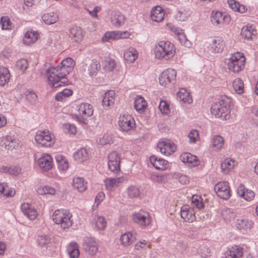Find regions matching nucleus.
<instances>
[{"label": "nucleus", "instance_id": "51", "mask_svg": "<svg viewBox=\"0 0 258 258\" xmlns=\"http://www.w3.org/2000/svg\"><path fill=\"white\" fill-rule=\"evenodd\" d=\"M124 57L130 62H134L138 57L137 51L133 48H132L131 50L124 52Z\"/></svg>", "mask_w": 258, "mask_h": 258}, {"label": "nucleus", "instance_id": "5", "mask_svg": "<svg viewBox=\"0 0 258 258\" xmlns=\"http://www.w3.org/2000/svg\"><path fill=\"white\" fill-rule=\"evenodd\" d=\"M245 57L239 53L232 55L227 62L228 69L234 73L241 71L244 67Z\"/></svg>", "mask_w": 258, "mask_h": 258}, {"label": "nucleus", "instance_id": "33", "mask_svg": "<svg viewBox=\"0 0 258 258\" xmlns=\"http://www.w3.org/2000/svg\"><path fill=\"white\" fill-rule=\"evenodd\" d=\"M177 97L184 103H190L192 98L189 92L184 88H181L176 94Z\"/></svg>", "mask_w": 258, "mask_h": 258}, {"label": "nucleus", "instance_id": "50", "mask_svg": "<svg viewBox=\"0 0 258 258\" xmlns=\"http://www.w3.org/2000/svg\"><path fill=\"white\" fill-rule=\"evenodd\" d=\"M127 194L130 198H134L138 197L141 194V191L137 186L132 185L127 188Z\"/></svg>", "mask_w": 258, "mask_h": 258}, {"label": "nucleus", "instance_id": "57", "mask_svg": "<svg viewBox=\"0 0 258 258\" xmlns=\"http://www.w3.org/2000/svg\"><path fill=\"white\" fill-rule=\"evenodd\" d=\"M28 67V62L26 59H21L17 61L16 68L22 71H25Z\"/></svg>", "mask_w": 258, "mask_h": 258}, {"label": "nucleus", "instance_id": "30", "mask_svg": "<svg viewBox=\"0 0 258 258\" xmlns=\"http://www.w3.org/2000/svg\"><path fill=\"white\" fill-rule=\"evenodd\" d=\"M253 225V222L247 219H237L236 222V226L238 229H250Z\"/></svg>", "mask_w": 258, "mask_h": 258}, {"label": "nucleus", "instance_id": "48", "mask_svg": "<svg viewBox=\"0 0 258 258\" xmlns=\"http://www.w3.org/2000/svg\"><path fill=\"white\" fill-rule=\"evenodd\" d=\"M223 138L218 135L215 136L212 140V145L215 150H220L224 144Z\"/></svg>", "mask_w": 258, "mask_h": 258}, {"label": "nucleus", "instance_id": "34", "mask_svg": "<svg viewBox=\"0 0 258 258\" xmlns=\"http://www.w3.org/2000/svg\"><path fill=\"white\" fill-rule=\"evenodd\" d=\"M15 143L10 136L3 137L0 140L1 145L8 150H10L12 148H15Z\"/></svg>", "mask_w": 258, "mask_h": 258}, {"label": "nucleus", "instance_id": "14", "mask_svg": "<svg viewBox=\"0 0 258 258\" xmlns=\"http://www.w3.org/2000/svg\"><path fill=\"white\" fill-rule=\"evenodd\" d=\"M225 46L223 39L219 37H215L210 44V50L214 53L221 52Z\"/></svg>", "mask_w": 258, "mask_h": 258}, {"label": "nucleus", "instance_id": "39", "mask_svg": "<svg viewBox=\"0 0 258 258\" xmlns=\"http://www.w3.org/2000/svg\"><path fill=\"white\" fill-rule=\"evenodd\" d=\"M93 225L98 230H103L106 226L107 222L102 216H96L93 220Z\"/></svg>", "mask_w": 258, "mask_h": 258}, {"label": "nucleus", "instance_id": "15", "mask_svg": "<svg viewBox=\"0 0 258 258\" xmlns=\"http://www.w3.org/2000/svg\"><path fill=\"white\" fill-rule=\"evenodd\" d=\"M181 217L185 222H192L195 219V213L193 208L188 206H183L180 210Z\"/></svg>", "mask_w": 258, "mask_h": 258}, {"label": "nucleus", "instance_id": "35", "mask_svg": "<svg viewBox=\"0 0 258 258\" xmlns=\"http://www.w3.org/2000/svg\"><path fill=\"white\" fill-rule=\"evenodd\" d=\"M101 69L100 61L96 59L92 61L88 68V72L90 76L96 75Z\"/></svg>", "mask_w": 258, "mask_h": 258}, {"label": "nucleus", "instance_id": "36", "mask_svg": "<svg viewBox=\"0 0 258 258\" xmlns=\"http://www.w3.org/2000/svg\"><path fill=\"white\" fill-rule=\"evenodd\" d=\"M228 4L229 7L234 11L243 13L247 10L245 6L240 5L235 0H228Z\"/></svg>", "mask_w": 258, "mask_h": 258}, {"label": "nucleus", "instance_id": "6", "mask_svg": "<svg viewBox=\"0 0 258 258\" xmlns=\"http://www.w3.org/2000/svg\"><path fill=\"white\" fill-rule=\"evenodd\" d=\"M176 71L172 69L164 70L159 77L160 84L164 87H169L176 83Z\"/></svg>", "mask_w": 258, "mask_h": 258}, {"label": "nucleus", "instance_id": "61", "mask_svg": "<svg viewBox=\"0 0 258 258\" xmlns=\"http://www.w3.org/2000/svg\"><path fill=\"white\" fill-rule=\"evenodd\" d=\"M199 251L201 254V256L205 258L207 256H209L210 255L211 252L210 249L207 246L205 245L200 246Z\"/></svg>", "mask_w": 258, "mask_h": 258}, {"label": "nucleus", "instance_id": "32", "mask_svg": "<svg viewBox=\"0 0 258 258\" xmlns=\"http://www.w3.org/2000/svg\"><path fill=\"white\" fill-rule=\"evenodd\" d=\"M39 34L34 31H28L25 35L23 40L24 44L29 45L36 41L38 39Z\"/></svg>", "mask_w": 258, "mask_h": 258}, {"label": "nucleus", "instance_id": "18", "mask_svg": "<svg viewBox=\"0 0 258 258\" xmlns=\"http://www.w3.org/2000/svg\"><path fill=\"white\" fill-rule=\"evenodd\" d=\"M238 195L247 201H251L254 197L255 194L251 190L246 189L245 187L240 184L237 190Z\"/></svg>", "mask_w": 258, "mask_h": 258}, {"label": "nucleus", "instance_id": "62", "mask_svg": "<svg viewBox=\"0 0 258 258\" xmlns=\"http://www.w3.org/2000/svg\"><path fill=\"white\" fill-rule=\"evenodd\" d=\"M60 64H62V66H65L68 68L71 67L73 69L75 65V62L72 58L68 57L63 59L61 61Z\"/></svg>", "mask_w": 258, "mask_h": 258}, {"label": "nucleus", "instance_id": "40", "mask_svg": "<svg viewBox=\"0 0 258 258\" xmlns=\"http://www.w3.org/2000/svg\"><path fill=\"white\" fill-rule=\"evenodd\" d=\"M135 239V237L131 232H127L122 234L120 238L121 244L124 246L130 245L134 241Z\"/></svg>", "mask_w": 258, "mask_h": 258}, {"label": "nucleus", "instance_id": "49", "mask_svg": "<svg viewBox=\"0 0 258 258\" xmlns=\"http://www.w3.org/2000/svg\"><path fill=\"white\" fill-rule=\"evenodd\" d=\"M146 106V102L144 98L142 96H138L134 101V107L135 109L140 111Z\"/></svg>", "mask_w": 258, "mask_h": 258}, {"label": "nucleus", "instance_id": "25", "mask_svg": "<svg viewBox=\"0 0 258 258\" xmlns=\"http://www.w3.org/2000/svg\"><path fill=\"white\" fill-rule=\"evenodd\" d=\"M70 37L75 42H79L83 38V33L81 28L75 26L70 29Z\"/></svg>", "mask_w": 258, "mask_h": 258}, {"label": "nucleus", "instance_id": "43", "mask_svg": "<svg viewBox=\"0 0 258 258\" xmlns=\"http://www.w3.org/2000/svg\"><path fill=\"white\" fill-rule=\"evenodd\" d=\"M221 215L226 221H230L236 215L234 210L231 208H225L222 210Z\"/></svg>", "mask_w": 258, "mask_h": 258}, {"label": "nucleus", "instance_id": "59", "mask_svg": "<svg viewBox=\"0 0 258 258\" xmlns=\"http://www.w3.org/2000/svg\"><path fill=\"white\" fill-rule=\"evenodd\" d=\"M113 143V139L111 136L105 134L103 137L100 140V143L102 145H106L111 144Z\"/></svg>", "mask_w": 258, "mask_h": 258}, {"label": "nucleus", "instance_id": "24", "mask_svg": "<svg viewBox=\"0 0 258 258\" xmlns=\"http://www.w3.org/2000/svg\"><path fill=\"white\" fill-rule=\"evenodd\" d=\"M164 16V12L160 6H157L151 10V18L153 21L161 22L163 20Z\"/></svg>", "mask_w": 258, "mask_h": 258}, {"label": "nucleus", "instance_id": "47", "mask_svg": "<svg viewBox=\"0 0 258 258\" xmlns=\"http://www.w3.org/2000/svg\"><path fill=\"white\" fill-rule=\"evenodd\" d=\"M233 87L236 93L238 94L243 93L244 85L242 80L240 78L235 79L233 82Z\"/></svg>", "mask_w": 258, "mask_h": 258}, {"label": "nucleus", "instance_id": "60", "mask_svg": "<svg viewBox=\"0 0 258 258\" xmlns=\"http://www.w3.org/2000/svg\"><path fill=\"white\" fill-rule=\"evenodd\" d=\"M27 99L31 103H34L35 102L37 98V95L33 91H27L25 92Z\"/></svg>", "mask_w": 258, "mask_h": 258}, {"label": "nucleus", "instance_id": "26", "mask_svg": "<svg viewBox=\"0 0 258 258\" xmlns=\"http://www.w3.org/2000/svg\"><path fill=\"white\" fill-rule=\"evenodd\" d=\"M180 159L183 163H191L193 166L199 164L197 157L189 153H182L180 156Z\"/></svg>", "mask_w": 258, "mask_h": 258}, {"label": "nucleus", "instance_id": "9", "mask_svg": "<svg viewBox=\"0 0 258 258\" xmlns=\"http://www.w3.org/2000/svg\"><path fill=\"white\" fill-rule=\"evenodd\" d=\"M214 190L218 196L224 200H228L230 197V187L227 181L220 182L214 186Z\"/></svg>", "mask_w": 258, "mask_h": 258}, {"label": "nucleus", "instance_id": "54", "mask_svg": "<svg viewBox=\"0 0 258 258\" xmlns=\"http://www.w3.org/2000/svg\"><path fill=\"white\" fill-rule=\"evenodd\" d=\"M0 23L3 29L9 30L11 28V22L8 17L6 16L2 17Z\"/></svg>", "mask_w": 258, "mask_h": 258}, {"label": "nucleus", "instance_id": "56", "mask_svg": "<svg viewBox=\"0 0 258 258\" xmlns=\"http://www.w3.org/2000/svg\"><path fill=\"white\" fill-rule=\"evenodd\" d=\"M177 37L182 45L186 47H190L191 46V43L189 40L187 39L183 32L180 33Z\"/></svg>", "mask_w": 258, "mask_h": 258}, {"label": "nucleus", "instance_id": "21", "mask_svg": "<svg viewBox=\"0 0 258 258\" xmlns=\"http://www.w3.org/2000/svg\"><path fill=\"white\" fill-rule=\"evenodd\" d=\"M38 164L41 168L48 170L52 167V158L49 155H46L38 159Z\"/></svg>", "mask_w": 258, "mask_h": 258}, {"label": "nucleus", "instance_id": "46", "mask_svg": "<svg viewBox=\"0 0 258 258\" xmlns=\"http://www.w3.org/2000/svg\"><path fill=\"white\" fill-rule=\"evenodd\" d=\"M57 163L58 168L61 170H67L69 167V164L64 157L62 155H58L55 157Z\"/></svg>", "mask_w": 258, "mask_h": 258}, {"label": "nucleus", "instance_id": "55", "mask_svg": "<svg viewBox=\"0 0 258 258\" xmlns=\"http://www.w3.org/2000/svg\"><path fill=\"white\" fill-rule=\"evenodd\" d=\"M108 166L111 172L117 173L120 170V161L108 162Z\"/></svg>", "mask_w": 258, "mask_h": 258}, {"label": "nucleus", "instance_id": "23", "mask_svg": "<svg viewBox=\"0 0 258 258\" xmlns=\"http://www.w3.org/2000/svg\"><path fill=\"white\" fill-rule=\"evenodd\" d=\"M111 19L112 25L118 27L124 24L125 17L120 12H114L111 16Z\"/></svg>", "mask_w": 258, "mask_h": 258}, {"label": "nucleus", "instance_id": "16", "mask_svg": "<svg viewBox=\"0 0 258 258\" xmlns=\"http://www.w3.org/2000/svg\"><path fill=\"white\" fill-rule=\"evenodd\" d=\"M127 37V33L126 31H111L107 32L105 33L102 37V41L107 42L110 40H116L119 38H124Z\"/></svg>", "mask_w": 258, "mask_h": 258}, {"label": "nucleus", "instance_id": "42", "mask_svg": "<svg viewBox=\"0 0 258 258\" xmlns=\"http://www.w3.org/2000/svg\"><path fill=\"white\" fill-rule=\"evenodd\" d=\"M234 162L231 160L226 159L221 164V168L222 172L225 174H227L230 170L232 169L234 167Z\"/></svg>", "mask_w": 258, "mask_h": 258}, {"label": "nucleus", "instance_id": "8", "mask_svg": "<svg viewBox=\"0 0 258 258\" xmlns=\"http://www.w3.org/2000/svg\"><path fill=\"white\" fill-rule=\"evenodd\" d=\"M83 249L88 254L95 255L98 249V244L94 238L86 237L83 239Z\"/></svg>", "mask_w": 258, "mask_h": 258}, {"label": "nucleus", "instance_id": "19", "mask_svg": "<svg viewBox=\"0 0 258 258\" xmlns=\"http://www.w3.org/2000/svg\"><path fill=\"white\" fill-rule=\"evenodd\" d=\"M243 249L237 245L232 246L225 253V258H241Z\"/></svg>", "mask_w": 258, "mask_h": 258}, {"label": "nucleus", "instance_id": "1", "mask_svg": "<svg viewBox=\"0 0 258 258\" xmlns=\"http://www.w3.org/2000/svg\"><path fill=\"white\" fill-rule=\"evenodd\" d=\"M71 67L58 66L56 67H51L46 70V74L49 84L53 88H58L62 84H67L68 80L65 77L72 71Z\"/></svg>", "mask_w": 258, "mask_h": 258}, {"label": "nucleus", "instance_id": "2", "mask_svg": "<svg viewBox=\"0 0 258 258\" xmlns=\"http://www.w3.org/2000/svg\"><path fill=\"white\" fill-rule=\"evenodd\" d=\"M231 99L226 96H221L217 101L214 103L211 111L216 118L227 120L230 117Z\"/></svg>", "mask_w": 258, "mask_h": 258}, {"label": "nucleus", "instance_id": "17", "mask_svg": "<svg viewBox=\"0 0 258 258\" xmlns=\"http://www.w3.org/2000/svg\"><path fill=\"white\" fill-rule=\"evenodd\" d=\"M21 210L23 214L30 220H34L37 216V211L28 203H24L21 206Z\"/></svg>", "mask_w": 258, "mask_h": 258}, {"label": "nucleus", "instance_id": "52", "mask_svg": "<svg viewBox=\"0 0 258 258\" xmlns=\"http://www.w3.org/2000/svg\"><path fill=\"white\" fill-rule=\"evenodd\" d=\"M37 241L40 246L44 247L50 243L51 239L46 235H41L38 236Z\"/></svg>", "mask_w": 258, "mask_h": 258}, {"label": "nucleus", "instance_id": "27", "mask_svg": "<svg viewBox=\"0 0 258 258\" xmlns=\"http://www.w3.org/2000/svg\"><path fill=\"white\" fill-rule=\"evenodd\" d=\"M86 184L87 182L82 177H75L73 180L74 188L77 189L79 192H83L87 189Z\"/></svg>", "mask_w": 258, "mask_h": 258}, {"label": "nucleus", "instance_id": "28", "mask_svg": "<svg viewBox=\"0 0 258 258\" xmlns=\"http://www.w3.org/2000/svg\"><path fill=\"white\" fill-rule=\"evenodd\" d=\"M11 75L8 69L0 67V86H4L8 83Z\"/></svg>", "mask_w": 258, "mask_h": 258}, {"label": "nucleus", "instance_id": "13", "mask_svg": "<svg viewBox=\"0 0 258 258\" xmlns=\"http://www.w3.org/2000/svg\"><path fill=\"white\" fill-rule=\"evenodd\" d=\"M230 20V16L223 15L219 11H213L211 16V21L215 26L222 25L224 21L228 22Z\"/></svg>", "mask_w": 258, "mask_h": 258}, {"label": "nucleus", "instance_id": "4", "mask_svg": "<svg viewBox=\"0 0 258 258\" xmlns=\"http://www.w3.org/2000/svg\"><path fill=\"white\" fill-rule=\"evenodd\" d=\"M72 214L66 209L56 210L53 213L52 219L56 224L60 225L62 229H66L72 225Z\"/></svg>", "mask_w": 258, "mask_h": 258}, {"label": "nucleus", "instance_id": "41", "mask_svg": "<svg viewBox=\"0 0 258 258\" xmlns=\"http://www.w3.org/2000/svg\"><path fill=\"white\" fill-rule=\"evenodd\" d=\"M74 157L76 160L83 161L88 158V153L86 148H82L74 154Z\"/></svg>", "mask_w": 258, "mask_h": 258}, {"label": "nucleus", "instance_id": "7", "mask_svg": "<svg viewBox=\"0 0 258 258\" xmlns=\"http://www.w3.org/2000/svg\"><path fill=\"white\" fill-rule=\"evenodd\" d=\"M54 135L49 131L44 130L38 131L35 136V140L42 146L45 147H50L54 143Z\"/></svg>", "mask_w": 258, "mask_h": 258}, {"label": "nucleus", "instance_id": "31", "mask_svg": "<svg viewBox=\"0 0 258 258\" xmlns=\"http://www.w3.org/2000/svg\"><path fill=\"white\" fill-rule=\"evenodd\" d=\"M114 94V91L111 90L105 93L102 101L103 106L108 108L109 106L113 104L114 101L113 96Z\"/></svg>", "mask_w": 258, "mask_h": 258}, {"label": "nucleus", "instance_id": "58", "mask_svg": "<svg viewBox=\"0 0 258 258\" xmlns=\"http://www.w3.org/2000/svg\"><path fill=\"white\" fill-rule=\"evenodd\" d=\"M199 132L196 130H191L188 134V137L189 138V142L195 143L199 139Z\"/></svg>", "mask_w": 258, "mask_h": 258}, {"label": "nucleus", "instance_id": "12", "mask_svg": "<svg viewBox=\"0 0 258 258\" xmlns=\"http://www.w3.org/2000/svg\"><path fill=\"white\" fill-rule=\"evenodd\" d=\"M157 147L161 153L166 156L171 155L176 150V145L168 140L160 141L157 145Z\"/></svg>", "mask_w": 258, "mask_h": 258}, {"label": "nucleus", "instance_id": "10", "mask_svg": "<svg viewBox=\"0 0 258 258\" xmlns=\"http://www.w3.org/2000/svg\"><path fill=\"white\" fill-rule=\"evenodd\" d=\"M118 125L122 131L128 132L135 126V122L131 115L123 114L119 117Z\"/></svg>", "mask_w": 258, "mask_h": 258}, {"label": "nucleus", "instance_id": "63", "mask_svg": "<svg viewBox=\"0 0 258 258\" xmlns=\"http://www.w3.org/2000/svg\"><path fill=\"white\" fill-rule=\"evenodd\" d=\"M120 161V157L116 151H113L108 156V162Z\"/></svg>", "mask_w": 258, "mask_h": 258}, {"label": "nucleus", "instance_id": "37", "mask_svg": "<svg viewBox=\"0 0 258 258\" xmlns=\"http://www.w3.org/2000/svg\"><path fill=\"white\" fill-rule=\"evenodd\" d=\"M42 19L46 24L50 25L56 23L58 20V17L57 14L51 12L45 14Z\"/></svg>", "mask_w": 258, "mask_h": 258}, {"label": "nucleus", "instance_id": "45", "mask_svg": "<svg viewBox=\"0 0 258 258\" xmlns=\"http://www.w3.org/2000/svg\"><path fill=\"white\" fill-rule=\"evenodd\" d=\"M73 91L69 89H64L62 91L57 93L55 97V100L58 101H62L65 98L71 96Z\"/></svg>", "mask_w": 258, "mask_h": 258}, {"label": "nucleus", "instance_id": "3", "mask_svg": "<svg viewBox=\"0 0 258 258\" xmlns=\"http://www.w3.org/2000/svg\"><path fill=\"white\" fill-rule=\"evenodd\" d=\"M175 52L174 45L169 41H161L155 45L154 53L159 59H169L173 57Z\"/></svg>", "mask_w": 258, "mask_h": 258}, {"label": "nucleus", "instance_id": "29", "mask_svg": "<svg viewBox=\"0 0 258 258\" xmlns=\"http://www.w3.org/2000/svg\"><path fill=\"white\" fill-rule=\"evenodd\" d=\"M124 178L118 177L116 178H107L105 180V185L107 189L109 190L114 187L117 186L120 183L123 182Z\"/></svg>", "mask_w": 258, "mask_h": 258}, {"label": "nucleus", "instance_id": "20", "mask_svg": "<svg viewBox=\"0 0 258 258\" xmlns=\"http://www.w3.org/2000/svg\"><path fill=\"white\" fill-rule=\"evenodd\" d=\"M150 159L151 164L158 170H164L167 168L168 162L165 160L158 159L155 155L151 156Z\"/></svg>", "mask_w": 258, "mask_h": 258}, {"label": "nucleus", "instance_id": "44", "mask_svg": "<svg viewBox=\"0 0 258 258\" xmlns=\"http://www.w3.org/2000/svg\"><path fill=\"white\" fill-rule=\"evenodd\" d=\"M68 253L71 258H77L79 256L80 251L76 243L72 242L68 247Z\"/></svg>", "mask_w": 258, "mask_h": 258}, {"label": "nucleus", "instance_id": "53", "mask_svg": "<svg viewBox=\"0 0 258 258\" xmlns=\"http://www.w3.org/2000/svg\"><path fill=\"white\" fill-rule=\"evenodd\" d=\"M201 200V198L197 195H194L191 198L192 203L199 209H202L204 207V205Z\"/></svg>", "mask_w": 258, "mask_h": 258}, {"label": "nucleus", "instance_id": "38", "mask_svg": "<svg viewBox=\"0 0 258 258\" xmlns=\"http://www.w3.org/2000/svg\"><path fill=\"white\" fill-rule=\"evenodd\" d=\"M256 33V31L251 26L243 27L241 29V35L244 39L250 40Z\"/></svg>", "mask_w": 258, "mask_h": 258}, {"label": "nucleus", "instance_id": "11", "mask_svg": "<svg viewBox=\"0 0 258 258\" xmlns=\"http://www.w3.org/2000/svg\"><path fill=\"white\" fill-rule=\"evenodd\" d=\"M134 222L141 226L146 227L150 224L151 218L149 214L144 211H140L132 215Z\"/></svg>", "mask_w": 258, "mask_h": 258}, {"label": "nucleus", "instance_id": "22", "mask_svg": "<svg viewBox=\"0 0 258 258\" xmlns=\"http://www.w3.org/2000/svg\"><path fill=\"white\" fill-rule=\"evenodd\" d=\"M80 115L86 116V117L91 116L93 113L92 106L87 103H81L78 108Z\"/></svg>", "mask_w": 258, "mask_h": 258}, {"label": "nucleus", "instance_id": "64", "mask_svg": "<svg viewBox=\"0 0 258 258\" xmlns=\"http://www.w3.org/2000/svg\"><path fill=\"white\" fill-rule=\"evenodd\" d=\"M21 172V169L18 166L10 167L9 173L11 175L17 176Z\"/></svg>", "mask_w": 258, "mask_h": 258}]
</instances>
